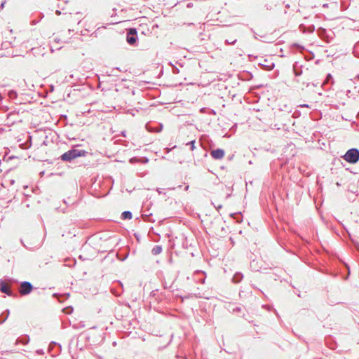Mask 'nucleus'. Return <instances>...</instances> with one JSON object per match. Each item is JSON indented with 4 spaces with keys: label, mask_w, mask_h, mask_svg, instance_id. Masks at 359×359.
<instances>
[{
    "label": "nucleus",
    "mask_w": 359,
    "mask_h": 359,
    "mask_svg": "<svg viewBox=\"0 0 359 359\" xmlns=\"http://www.w3.org/2000/svg\"><path fill=\"white\" fill-rule=\"evenodd\" d=\"M32 288H33V287L30 283L23 282L20 285V293L22 295H26L31 292V291L32 290Z\"/></svg>",
    "instance_id": "20e7f679"
},
{
    "label": "nucleus",
    "mask_w": 359,
    "mask_h": 359,
    "mask_svg": "<svg viewBox=\"0 0 359 359\" xmlns=\"http://www.w3.org/2000/svg\"><path fill=\"white\" fill-rule=\"evenodd\" d=\"M344 159L350 163H355L359 160V151L357 149H351L343 156Z\"/></svg>",
    "instance_id": "7ed1b4c3"
},
{
    "label": "nucleus",
    "mask_w": 359,
    "mask_h": 359,
    "mask_svg": "<svg viewBox=\"0 0 359 359\" xmlns=\"http://www.w3.org/2000/svg\"><path fill=\"white\" fill-rule=\"evenodd\" d=\"M194 143H195V141H194V140H193V141H191V142H190L191 146V149H192V150H193V149H194V147H194Z\"/></svg>",
    "instance_id": "9b49d317"
},
{
    "label": "nucleus",
    "mask_w": 359,
    "mask_h": 359,
    "mask_svg": "<svg viewBox=\"0 0 359 359\" xmlns=\"http://www.w3.org/2000/svg\"><path fill=\"white\" fill-rule=\"evenodd\" d=\"M127 42L133 45L136 42V38L134 36H130L129 34L127 36Z\"/></svg>",
    "instance_id": "0eeeda50"
},
{
    "label": "nucleus",
    "mask_w": 359,
    "mask_h": 359,
    "mask_svg": "<svg viewBox=\"0 0 359 359\" xmlns=\"http://www.w3.org/2000/svg\"><path fill=\"white\" fill-rule=\"evenodd\" d=\"M0 290L4 292V293H6L7 294H9L10 292H11V290H10V287L8 284L6 283H4L3 282L0 283Z\"/></svg>",
    "instance_id": "423d86ee"
},
{
    "label": "nucleus",
    "mask_w": 359,
    "mask_h": 359,
    "mask_svg": "<svg viewBox=\"0 0 359 359\" xmlns=\"http://www.w3.org/2000/svg\"><path fill=\"white\" fill-rule=\"evenodd\" d=\"M128 34L132 35V36L136 35L137 34L136 29L135 28L130 29L129 32H128Z\"/></svg>",
    "instance_id": "9d476101"
},
{
    "label": "nucleus",
    "mask_w": 359,
    "mask_h": 359,
    "mask_svg": "<svg viewBox=\"0 0 359 359\" xmlns=\"http://www.w3.org/2000/svg\"><path fill=\"white\" fill-rule=\"evenodd\" d=\"M208 230L218 236H224L226 233L224 222L220 218H215L208 226Z\"/></svg>",
    "instance_id": "f257e3e1"
},
{
    "label": "nucleus",
    "mask_w": 359,
    "mask_h": 359,
    "mask_svg": "<svg viewBox=\"0 0 359 359\" xmlns=\"http://www.w3.org/2000/svg\"><path fill=\"white\" fill-rule=\"evenodd\" d=\"M211 156L215 159H222L224 156V151L222 149H217L211 151Z\"/></svg>",
    "instance_id": "39448f33"
},
{
    "label": "nucleus",
    "mask_w": 359,
    "mask_h": 359,
    "mask_svg": "<svg viewBox=\"0 0 359 359\" xmlns=\"http://www.w3.org/2000/svg\"><path fill=\"white\" fill-rule=\"evenodd\" d=\"M85 154H86L85 151L72 149V150H69V151L64 153L62 155L61 158L63 161H70L77 157L83 156Z\"/></svg>",
    "instance_id": "f03ea898"
},
{
    "label": "nucleus",
    "mask_w": 359,
    "mask_h": 359,
    "mask_svg": "<svg viewBox=\"0 0 359 359\" xmlns=\"http://www.w3.org/2000/svg\"><path fill=\"white\" fill-rule=\"evenodd\" d=\"M122 218L123 219H131L132 218V214L129 211H125L122 213Z\"/></svg>",
    "instance_id": "1a4fd4ad"
},
{
    "label": "nucleus",
    "mask_w": 359,
    "mask_h": 359,
    "mask_svg": "<svg viewBox=\"0 0 359 359\" xmlns=\"http://www.w3.org/2000/svg\"><path fill=\"white\" fill-rule=\"evenodd\" d=\"M162 251V248L161 246H155L153 249H152V253L154 255H158Z\"/></svg>",
    "instance_id": "6e6552de"
}]
</instances>
